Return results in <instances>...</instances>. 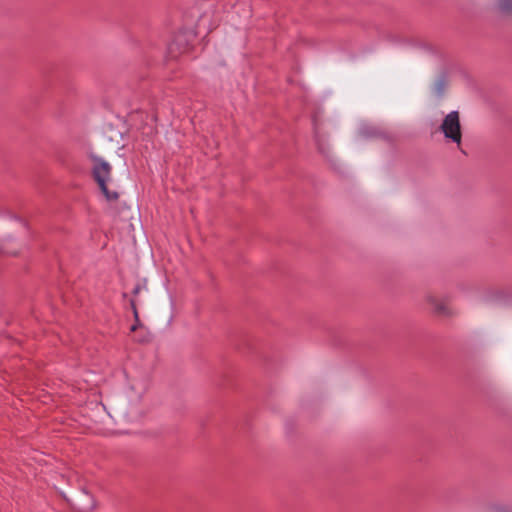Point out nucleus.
Wrapping results in <instances>:
<instances>
[{"label": "nucleus", "instance_id": "0eeeda50", "mask_svg": "<svg viewBox=\"0 0 512 512\" xmlns=\"http://www.w3.org/2000/svg\"><path fill=\"white\" fill-rule=\"evenodd\" d=\"M427 301L429 304H431L434 309L436 310V312L440 313V314H446L448 313V308L446 307V305L442 302L441 299H439V297L435 296V295H428L427 296Z\"/></svg>", "mask_w": 512, "mask_h": 512}, {"label": "nucleus", "instance_id": "20e7f679", "mask_svg": "<svg viewBox=\"0 0 512 512\" xmlns=\"http://www.w3.org/2000/svg\"><path fill=\"white\" fill-rule=\"evenodd\" d=\"M115 413L118 417L131 422L138 420L142 416L143 410L141 403H134L133 396L125 395V399L115 408Z\"/></svg>", "mask_w": 512, "mask_h": 512}, {"label": "nucleus", "instance_id": "423d86ee", "mask_svg": "<svg viewBox=\"0 0 512 512\" xmlns=\"http://www.w3.org/2000/svg\"><path fill=\"white\" fill-rule=\"evenodd\" d=\"M448 85L449 81L445 75L442 74L437 76L430 86L431 95L435 98H441L444 95Z\"/></svg>", "mask_w": 512, "mask_h": 512}, {"label": "nucleus", "instance_id": "1a4fd4ad", "mask_svg": "<svg viewBox=\"0 0 512 512\" xmlns=\"http://www.w3.org/2000/svg\"><path fill=\"white\" fill-rule=\"evenodd\" d=\"M495 512H510L507 508L505 507H496Z\"/></svg>", "mask_w": 512, "mask_h": 512}, {"label": "nucleus", "instance_id": "9d476101", "mask_svg": "<svg viewBox=\"0 0 512 512\" xmlns=\"http://www.w3.org/2000/svg\"><path fill=\"white\" fill-rule=\"evenodd\" d=\"M131 306H132V308H133V310H134V315H135V317L137 318V311H136L135 303H134V301H133V300L131 301Z\"/></svg>", "mask_w": 512, "mask_h": 512}, {"label": "nucleus", "instance_id": "6e6552de", "mask_svg": "<svg viewBox=\"0 0 512 512\" xmlns=\"http://www.w3.org/2000/svg\"><path fill=\"white\" fill-rule=\"evenodd\" d=\"M499 11L512 16V0H494Z\"/></svg>", "mask_w": 512, "mask_h": 512}, {"label": "nucleus", "instance_id": "39448f33", "mask_svg": "<svg viewBox=\"0 0 512 512\" xmlns=\"http://www.w3.org/2000/svg\"><path fill=\"white\" fill-rule=\"evenodd\" d=\"M147 389L146 381L143 379H133L129 381L125 394L126 396H133L134 403H141Z\"/></svg>", "mask_w": 512, "mask_h": 512}, {"label": "nucleus", "instance_id": "f257e3e1", "mask_svg": "<svg viewBox=\"0 0 512 512\" xmlns=\"http://www.w3.org/2000/svg\"><path fill=\"white\" fill-rule=\"evenodd\" d=\"M31 235V229L27 222H23L21 219L14 220L12 233L3 244V252L10 256L20 255L28 250Z\"/></svg>", "mask_w": 512, "mask_h": 512}, {"label": "nucleus", "instance_id": "f03ea898", "mask_svg": "<svg viewBox=\"0 0 512 512\" xmlns=\"http://www.w3.org/2000/svg\"><path fill=\"white\" fill-rule=\"evenodd\" d=\"M92 159L94 162L93 175L99 188L107 200H116L118 198V193L116 191L109 190L107 186L111 176L110 164L98 156L93 155Z\"/></svg>", "mask_w": 512, "mask_h": 512}, {"label": "nucleus", "instance_id": "7ed1b4c3", "mask_svg": "<svg viewBox=\"0 0 512 512\" xmlns=\"http://www.w3.org/2000/svg\"><path fill=\"white\" fill-rule=\"evenodd\" d=\"M439 130L444 134L446 140L460 147L462 143V130L458 111L448 113L439 126Z\"/></svg>", "mask_w": 512, "mask_h": 512}, {"label": "nucleus", "instance_id": "9b49d317", "mask_svg": "<svg viewBox=\"0 0 512 512\" xmlns=\"http://www.w3.org/2000/svg\"><path fill=\"white\" fill-rule=\"evenodd\" d=\"M140 289H141V287H140L139 285H138V286H136V287L134 288L133 293H134V294H138V293H139V291H140Z\"/></svg>", "mask_w": 512, "mask_h": 512}, {"label": "nucleus", "instance_id": "f8f14e48", "mask_svg": "<svg viewBox=\"0 0 512 512\" xmlns=\"http://www.w3.org/2000/svg\"><path fill=\"white\" fill-rule=\"evenodd\" d=\"M135 329H136V325H133V326L131 327V330H132V331H134Z\"/></svg>", "mask_w": 512, "mask_h": 512}]
</instances>
